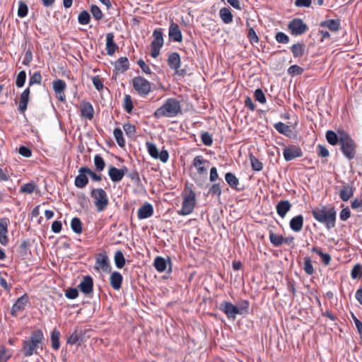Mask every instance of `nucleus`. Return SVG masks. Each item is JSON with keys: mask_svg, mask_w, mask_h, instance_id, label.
<instances>
[{"mask_svg": "<svg viewBox=\"0 0 362 362\" xmlns=\"http://www.w3.org/2000/svg\"><path fill=\"white\" fill-rule=\"evenodd\" d=\"M291 208V204L288 200L280 201L276 206L277 214L281 218H284L286 216V214L290 211Z\"/></svg>", "mask_w": 362, "mask_h": 362, "instance_id": "obj_25", "label": "nucleus"}, {"mask_svg": "<svg viewBox=\"0 0 362 362\" xmlns=\"http://www.w3.org/2000/svg\"><path fill=\"white\" fill-rule=\"evenodd\" d=\"M30 90L29 87L25 88L21 95L19 100L18 110L21 113H24L27 110L28 103L29 102Z\"/></svg>", "mask_w": 362, "mask_h": 362, "instance_id": "obj_21", "label": "nucleus"}, {"mask_svg": "<svg viewBox=\"0 0 362 362\" xmlns=\"http://www.w3.org/2000/svg\"><path fill=\"white\" fill-rule=\"evenodd\" d=\"M123 129L129 137H133L136 134V127L130 123H126L123 125Z\"/></svg>", "mask_w": 362, "mask_h": 362, "instance_id": "obj_56", "label": "nucleus"}, {"mask_svg": "<svg viewBox=\"0 0 362 362\" xmlns=\"http://www.w3.org/2000/svg\"><path fill=\"white\" fill-rule=\"evenodd\" d=\"M118 49L117 45L114 41V34L109 33L106 35V50L107 54L112 56L115 52L116 49Z\"/></svg>", "mask_w": 362, "mask_h": 362, "instance_id": "obj_23", "label": "nucleus"}, {"mask_svg": "<svg viewBox=\"0 0 362 362\" xmlns=\"http://www.w3.org/2000/svg\"><path fill=\"white\" fill-rule=\"evenodd\" d=\"M168 64L170 69L175 70L179 75H184L185 74V69H179L180 66V57L178 53L173 52L168 56Z\"/></svg>", "mask_w": 362, "mask_h": 362, "instance_id": "obj_15", "label": "nucleus"}, {"mask_svg": "<svg viewBox=\"0 0 362 362\" xmlns=\"http://www.w3.org/2000/svg\"><path fill=\"white\" fill-rule=\"evenodd\" d=\"M90 12L93 16L97 20L100 21L103 18V14L100 8L96 5H92L90 6Z\"/></svg>", "mask_w": 362, "mask_h": 362, "instance_id": "obj_58", "label": "nucleus"}, {"mask_svg": "<svg viewBox=\"0 0 362 362\" xmlns=\"http://www.w3.org/2000/svg\"><path fill=\"white\" fill-rule=\"evenodd\" d=\"M33 60V54L31 49L29 47L25 52L22 64L25 66H29Z\"/></svg>", "mask_w": 362, "mask_h": 362, "instance_id": "obj_62", "label": "nucleus"}, {"mask_svg": "<svg viewBox=\"0 0 362 362\" xmlns=\"http://www.w3.org/2000/svg\"><path fill=\"white\" fill-rule=\"evenodd\" d=\"M122 274L118 272H114L110 278V285L115 290H119L122 286Z\"/></svg>", "mask_w": 362, "mask_h": 362, "instance_id": "obj_27", "label": "nucleus"}, {"mask_svg": "<svg viewBox=\"0 0 362 362\" xmlns=\"http://www.w3.org/2000/svg\"><path fill=\"white\" fill-rule=\"evenodd\" d=\"M168 35L169 38L175 42H180L182 40V35L180 28L179 25L173 21H172L170 25Z\"/></svg>", "mask_w": 362, "mask_h": 362, "instance_id": "obj_18", "label": "nucleus"}, {"mask_svg": "<svg viewBox=\"0 0 362 362\" xmlns=\"http://www.w3.org/2000/svg\"><path fill=\"white\" fill-rule=\"evenodd\" d=\"M81 113L83 117L89 120L92 119L94 113L92 105L88 102L83 103L81 106Z\"/></svg>", "mask_w": 362, "mask_h": 362, "instance_id": "obj_28", "label": "nucleus"}, {"mask_svg": "<svg viewBox=\"0 0 362 362\" xmlns=\"http://www.w3.org/2000/svg\"><path fill=\"white\" fill-rule=\"evenodd\" d=\"M354 187L346 184L343 186L339 192V197L344 202H347L354 194Z\"/></svg>", "mask_w": 362, "mask_h": 362, "instance_id": "obj_30", "label": "nucleus"}, {"mask_svg": "<svg viewBox=\"0 0 362 362\" xmlns=\"http://www.w3.org/2000/svg\"><path fill=\"white\" fill-rule=\"evenodd\" d=\"M311 251L320 256L325 265L327 266L329 264L331 261V256L329 254L322 252V250L317 247H313L311 249Z\"/></svg>", "mask_w": 362, "mask_h": 362, "instance_id": "obj_39", "label": "nucleus"}, {"mask_svg": "<svg viewBox=\"0 0 362 362\" xmlns=\"http://www.w3.org/2000/svg\"><path fill=\"white\" fill-rule=\"evenodd\" d=\"M320 27L327 28L331 31H338L340 28V22L339 20L329 19L322 21L320 24Z\"/></svg>", "mask_w": 362, "mask_h": 362, "instance_id": "obj_32", "label": "nucleus"}, {"mask_svg": "<svg viewBox=\"0 0 362 362\" xmlns=\"http://www.w3.org/2000/svg\"><path fill=\"white\" fill-rule=\"evenodd\" d=\"M196 204V194L192 189H189L183 194L182 208L177 211L181 216H187L192 213Z\"/></svg>", "mask_w": 362, "mask_h": 362, "instance_id": "obj_7", "label": "nucleus"}, {"mask_svg": "<svg viewBox=\"0 0 362 362\" xmlns=\"http://www.w3.org/2000/svg\"><path fill=\"white\" fill-rule=\"evenodd\" d=\"M220 18L224 23L228 24L233 21V15L228 8H222L219 11Z\"/></svg>", "mask_w": 362, "mask_h": 362, "instance_id": "obj_34", "label": "nucleus"}, {"mask_svg": "<svg viewBox=\"0 0 362 362\" xmlns=\"http://www.w3.org/2000/svg\"><path fill=\"white\" fill-rule=\"evenodd\" d=\"M28 303V297L26 294L23 295L17 299L16 303L13 305L11 310V314L13 316H16L18 313L25 310L26 304Z\"/></svg>", "mask_w": 362, "mask_h": 362, "instance_id": "obj_17", "label": "nucleus"}, {"mask_svg": "<svg viewBox=\"0 0 362 362\" xmlns=\"http://www.w3.org/2000/svg\"><path fill=\"white\" fill-rule=\"evenodd\" d=\"M90 14L86 11H81L78 16V23L81 25L88 24L90 22Z\"/></svg>", "mask_w": 362, "mask_h": 362, "instance_id": "obj_51", "label": "nucleus"}, {"mask_svg": "<svg viewBox=\"0 0 362 362\" xmlns=\"http://www.w3.org/2000/svg\"><path fill=\"white\" fill-rule=\"evenodd\" d=\"M275 39L281 44H287L290 41L289 37L283 32H278L275 35Z\"/></svg>", "mask_w": 362, "mask_h": 362, "instance_id": "obj_59", "label": "nucleus"}, {"mask_svg": "<svg viewBox=\"0 0 362 362\" xmlns=\"http://www.w3.org/2000/svg\"><path fill=\"white\" fill-rule=\"evenodd\" d=\"M269 240L274 247H280L284 244V237L269 230Z\"/></svg>", "mask_w": 362, "mask_h": 362, "instance_id": "obj_35", "label": "nucleus"}, {"mask_svg": "<svg viewBox=\"0 0 362 362\" xmlns=\"http://www.w3.org/2000/svg\"><path fill=\"white\" fill-rule=\"evenodd\" d=\"M246 25L249 27L247 37L250 41V42L253 45L256 43L259 42V37L257 36L255 30L253 28L250 27V23L248 21L246 22Z\"/></svg>", "mask_w": 362, "mask_h": 362, "instance_id": "obj_42", "label": "nucleus"}, {"mask_svg": "<svg viewBox=\"0 0 362 362\" xmlns=\"http://www.w3.org/2000/svg\"><path fill=\"white\" fill-rule=\"evenodd\" d=\"M255 97L256 100H257L260 103L264 104L266 103L265 95H264L263 91L260 88H257L255 91Z\"/></svg>", "mask_w": 362, "mask_h": 362, "instance_id": "obj_64", "label": "nucleus"}, {"mask_svg": "<svg viewBox=\"0 0 362 362\" xmlns=\"http://www.w3.org/2000/svg\"><path fill=\"white\" fill-rule=\"evenodd\" d=\"M90 197L93 199V204L98 212L105 210L109 204V199L107 192L102 188H94L90 191Z\"/></svg>", "mask_w": 362, "mask_h": 362, "instance_id": "obj_6", "label": "nucleus"}, {"mask_svg": "<svg viewBox=\"0 0 362 362\" xmlns=\"http://www.w3.org/2000/svg\"><path fill=\"white\" fill-rule=\"evenodd\" d=\"M304 271L308 275H311L314 273V269L312 264V261L309 257L304 258Z\"/></svg>", "mask_w": 362, "mask_h": 362, "instance_id": "obj_50", "label": "nucleus"}, {"mask_svg": "<svg viewBox=\"0 0 362 362\" xmlns=\"http://www.w3.org/2000/svg\"><path fill=\"white\" fill-rule=\"evenodd\" d=\"M208 194H212V195H216L218 197H220V196L221 194V188L220 184L216 183V184L212 185L210 187V188L209 189Z\"/></svg>", "mask_w": 362, "mask_h": 362, "instance_id": "obj_60", "label": "nucleus"}, {"mask_svg": "<svg viewBox=\"0 0 362 362\" xmlns=\"http://www.w3.org/2000/svg\"><path fill=\"white\" fill-rule=\"evenodd\" d=\"M41 81H42L41 74L40 71H36L30 77L29 86H31L34 84H40Z\"/></svg>", "mask_w": 362, "mask_h": 362, "instance_id": "obj_57", "label": "nucleus"}, {"mask_svg": "<svg viewBox=\"0 0 362 362\" xmlns=\"http://www.w3.org/2000/svg\"><path fill=\"white\" fill-rule=\"evenodd\" d=\"M108 175L113 182H119L123 179V173L118 168L111 166L108 170Z\"/></svg>", "mask_w": 362, "mask_h": 362, "instance_id": "obj_31", "label": "nucleus"}, {"mask_svg": "<svg viewBox=\"0 0 362 362\" xmlns=\"http://www.w3.org/2000/svg\"><path fill=\"white\" fill-rule=\"evenodd\" d=\"M146 147L148 153L152 158L155 159H159L163 163H166L168 161L169 158L168 151L163 149L159 153L156 146L154 144L150 142L146 143Z\"/></svg>", "mask_w": 362, "mask_h": 362, "instance_id": "obj_11", "label": "nucleus"}, {"mask_svg": "<svg viewBox=\"0 0 362 362\" xmlns=\"http://www.w3.org/2000/svg\"><path fill=\"white\" fill-rule=\"evenodd\" d=\"M71 228L72 230L77 234L82 233V223L79 218L74 217L71 219Z\"/></svg>", "mask_w": 362, "mask_h": 362, "instance_id": "obj_45", "label": "nucleus"}, {"mask_svg": "<svg viewBox=\"0 0 362 362\" xmlns=\"http://www.w3.org/2000/svg\"><path fill=\"white\" fill-rule=\"evenodd\" d=\"M129 67V62L126 57L118 59L114 64V71L116 74L124 73Z\"/></svg>", "mask_w": 362, "mask_h": 362, "instance_id": "obj_19", "label": "nucleus"}, {"mask_svg": "<svg viewBox=\"0 0 362 362\" xmlns=\"http://www.w3.org/2000/svg\"><path fill=\"white\" fill-rule=\"evenodd\" d=\"M274 127L279 133L287 136H289L292 132L291 127L281 122L274 124Z\"/></svg>", "mask_w": 362, "mask_h": 362, "instance_id": "obj_33", "label": "nucleus"}, {"mask_svg": "<svg viewBox=\"0 0 362 362\" xmlns=\"http://www.w3.org/2000/svg\"><path fill=\"white\" fill-rule=\"evenodd\" d=\"M153 213V208L149 203H146L138 210V218L145 219L151 217Z\"/></svg>", "mask_w": 362, "mask_h": 362, "instance_id": "obj_22", "label": "nucleus"}, {"mask_svg": "<svg viewBox=\"0 0 362 362\" xmlns=\"http://www.w3.org/2000/svg\"><path fill=\"white\" fill-rule=\"evenodd\" d=\"M250 160L252 165V168L255 171H260L263 168V164L256 157L250 155Z\"/></svg>", "mask_w": 362, "mask_h": 362, "instance_id": "obj_49", "label": "nucleus"}, {"mask_svg": "<svg viewBox=\"0 0 362 362\" xmlns=\"http://www.w3.org/2000/svg\"><path fill=\"white\" fill-rule=\"evenodd\" d=\"M84 330L82 327H76L74 332L68 337L66 343L74 345L80 346L83 340Z\"/></svg>", "mask_w": 362, "mask_h": 362, "instance_id": "obj_14", "label": "nucleus"}, {"mask_svg": "<svg viewBox=\"0 0 362 362\" xmlns=\"http://www.w3.org/2000/svg\"><path fill=\"white\" fill-rule=\"evenodd\" d=\"M340 134L339 144L344 156L349 160L355 158L356 144L351 137L344 131H339Z\"/></svg>", "mask_w": 362, "mask_h": 362, "instance_id": "obj_4", "label": "nucleus"}, {"mask_svg": "<svg viewBox=\"0 0 362 362\" xmlns=\"http://www.w3.org/2000/svg\"><path fill=\"white\" fill-rule=\"evenodd\" d=\"M78 296V291L76 288H69L65 292V296L69 299H75Z\"/></svg>", "mask_w": 362, "mask_h": 362, "instance_id": "obj_63", "label": "nucleus"}, {"mask_svg": "<svg viewBox=\"0 0 362 362\" xmlns=\"http://www.w3.org/2000/svg\"><path fill=\"white\" fill-rule=\"evenodd\" d=\"M78 287L84 295L90 296L93 291V278L89 275L83 276Z\"/></svg>", "mask_w": 362, "mask_h": 362, "instance_id": "obj_13", "label": "nucleus"}, {"mask_svg": "<svg viewBox=\"0 0 362 362\" xmlns=\"http://www.w3.org/2000/svg\"><path fill=\"white\" fill-rule=\"evenodd\" d=\"M43 334L40 329L33 332L29 341H24L22 351L26 357L33 354L34 351L38 347V345L43 339Z\"/></svg>", "mask_w": 362, "mask_h": 362, "instance_id": "obj_5", "label": "nucleus"}, {"mask_svg": "<svg viewBox=\"0 0 362 362\" xmlns=\"http://www.w3.org/2000/svg\"><path fill=\"white\" fill-rule=\"evenodd\" d=\"M86 173H80L75 178L74 184L78 188H83L88 183V178Z\"/></svg>", "mask_w": 362, "mask_h": 362, "instance_id": "obj_37", "label": "nucleus"}, {"mask_svg": "<svg viewBox=\"0 0 362 362\" xmlns=\"http://www.w3.org/2000/svg\"><path fill=\"white\" fill-rule=\"evenodd\" d=\"M312 215L318 222L325 225L329 230L335 226L336 211L332 208H327L326 206H321L312 210Z\"/></svg>", "mask_w": 362, "mask_h": 362, "instance_id": "obj_1", "label": "nucleus"}, {"mask_svg": "<svg viewBox=\"0 0 362 362\" xmlns=\"http://www.w3.org/2000/svg\"><path fill=\"white\" fill-rule=\"evenodd\" d=\"M288 29L291 35L297 36L305 33L308 30V26L300 18H294L289 22Z\"/></svg>", "mask_w": 362, "mask_h": 362, "instance_id": "obj_10", "label": "nucleus"}, {"mask_svg": "<svg viewBox=\"0 0 362 362\" xmlns=\"http://www.w3.org/2000/svg\"><path fill=\"white\" fill-rule=\"evenodd\" d=\"M153 40L151 43V56L156 58L160 54V49L163 45V30L161 28L156 29L153 32Z\"/></svg>", "mask_w": 362, "mask_h": 362, "instance_id": "obj_8", "label": "nucleus"}, {"mask_svg": "<svg viewBox=\"0 0 362 362\" xmlns=\"http://www.w3.org/2000/svg\"><path fill=\"white\" fill-rule=\"evenodd\" d=\"M78 173H86L93 180L100 182L102 180V177L100 175H98L93 171H92L90 169H89L88 167L83 166L79 168Z\"/></svg>", "mask_w": 362, "mask_h": 362, "instance_id": "obj_44", "label": "nucleus"}, {"mask_svg": "<svg viewBox=\"0 0 362 362\" xmlns=\"http://www.w3.org/2000/svg\"><path fill=\"white\" fill-rule=\"evenodd\" d=\"M114 137L120 147H123L125 141L123 137V133L119 128H115L113 132Z\"/></svg>", "mask_w": 362, "mask_h": 362, "instance_id": "obj_46", "label": "nucleus"}, {"mask_svg": "<svg viewBox=\"0 0 362 362\" xmlns=\"http://www.w3.org/2000/svg\"><path fill=\"white\" fill-rule=\"evenodd\" d=\"M134 108L133 103L129 95H126L124 98V109L128 113H131Z\"/></svg>", "mask_w": 362, "mask_h": 362, "instance_id": "obj_54", "label": "nucleus"}, {"mask_svg": "<svg viewBox=\"0 0 362 362\" xmlns=\"http://www.w3.org/2000/svg\"><path fill=\"white\" fill-rule=\"evenodd\" d=\"M225 179L229 186L233 189H236L239 185V180L232 173H227Z\"/></svg>", "mask_w": 362, "mask_h": 362, "instance_id": "obj_43", "label": "nucleus"}, {"mask_svg": "<svg viewBox=\"0 0 362 362\" xmlns=\"http://www.w3.org/2000/svg\"><path fill=\"white\" fill-rule=\"evenodd\" d=\"M306 46L303 42H297L293 44L291 47L290 50L295 58L302 57L305 52Z\"/></svg>", "mask_w": 362, "mask_h": 362, "instance_id": "obj_24", "label": "nucleus"}, {"mask_svg": "<svg viewBox=\"0 0 362 362\" xmlns=\"http://www.w3.org/2000/svg\"><path fill=\"white\" fill-rule=\"evenodd\" d=\"M115 263L118 269H122L125 264V258L123 252L121 250H117L114 256Z\"/></svg>", "mask_w": 362, "mask_h": 362, "instance_id": "obj_41", "label": "nucleus"}, {"mask_svg": "<svg viewBox=\"0 0 362 362\" xmlns=\"http://www.w3.org/2000/svg\"><path fill=\"white\" fill-rule=\"evenodd\" d=\"M53 89L55 93H60L64 91L66 88V83L61 79L55 80L52 82Z\"/></svg>", "mask_w": 362, "mask_h": 362, "instance_id": "obj_47", "label": "nucleus"}, {"mask_svg": "<svg viewBox=\"0 0 362 362\" xmlns=\"http://www.w3.org/2000/svg\"><path fill=\"white\" fill-rule=\"evenodd\" d=\"M94 164H95L96 170L98 171L103 170L105 168V161H104L103 158H102V156H100V155L95 156Z\"/></svg>", "mask_w": 362, "mask_h": 362, "instance_id": "obj_52", "label": "nucleus"}, {"mask_svg": "<svg viewBox=\"0 0 362 362\" xmlns=\"http://www.w3.org/2000/svg\"><path fill=\"white\" fill-rule=\"evenodd\" d=\"M26 80V73L25 71H21L18 73L16 80V85L18 88H22Z\"/></svg>", "mask_w": 362, "mask_h": 362, "instance_id": "obj_55", "label": "nucleus"}, {"mask_svg": "<svg viewBox=\"0 0 362 362\" xmlns=\"http://www.w3.org/2000/svg\"><path fill=\"white\" fill-rule=\"evenodd\" d=\"M303 71V69L298 65H292L288 69V73L293 76L300 75Z\"/></svg>", "mask_w": 362, "mask_h": 362, "instance_id": "obj_61", "label": "nucleus"}, {"mask_svg": "<svg viewBox=\"0 0 362 362\" xmlns=\"http://www.w3.org/2000/svg\"><path fill=\"white\" fill-rule=\"evenodd\" d=\"M36 187V185L33 182H30L23 185L21 187L20 192L22 193L32 194Z\"/></svg>", "mask_w": 362, "mask_h": 362, "instance_id": "obj_48", "label": "nucleus"}, {"mask_svg": "<svg viewBox=\"0 0 362 362\" xmlns=\"http://www.w3.org/2000/svg\"><path fill=\"white\" fill-rule=\"evenodd\" d=\"M207 163L202 156H197L193 160V165L197 168L199 174H206L207 169L204 166V164Z\"/></svg>", "mask_w": 362, "mask_h": 362, "instance_id": "obj_29", "label": "nucleus"}, {"mask_svg": "<svg viewBox=\"0 0 362 362\" xmlns=\"http://www.w3.org/2000/svg\"><path fill=\"white\" fill-rule=\"evenodd\" d=\"M132 86L139 95H146L151 89V83L146 78L137 76L133 78Z\"/></svg>", "mask_w": 362, "mask_h": 362, "instance_id": "obj_9", "label": "nucleus"}, {"mask_svg": "<svg viewBox=\"0 0 362 362\" xmlns=\"http://www.w3.org/2000/svg\"><path fill=\"white\" fill-rule=\"evenodd\" d=\"M95 269L97 270L101 269L104 272H110L111 266L109 262L108 257L105 253L100 254L96 257Z\"/></svg>", "mask_w": 362, "mask_h": 362, "instance_id": "obj_16", "label": "nucleus"}, {"mask_svg": "<svg viewBox=\"0 0 362 362\" xmlns=\"http://www.w3.org/2000/svg\"><path fill=\"white\" fill-rule=\"evenodd\" d=\"M250 303L247 300H243L238 305L228 301H223L219 305L221 310L228 319L235 320L237 315H245L249 313Z\"/></svg>", "mask_w": 362, "mask_h": 362, "instance_id": "obj_2", "label": "nucleus"}, {"mask_svg": "<svg viewBox=\"0 0 362 362\" xmlns=\"http://www.w3.org/2000/svg\"><path fill=\"white\" fill-rule=\"evenodd\" d=\"M60 332L56 328L53 329L51 333V343L52 347L54 350H58L60 347L59 342Z\"/></svg>", "mask_w": 362, "mask_h": 362, "instance_id": "obj_38", "label": "nucleus"}, {"mask_svg": "<svg viewBox=\"0 0 362 362\" xmlns=\"http://www.w3.org/2000/svg\"><path fill=\"white\" fill-rule=\"evenodd\" d=\"M181 111L180 102L175 98H168L165 103L155 111L153 116L156 118L173 117L181 113Z\"/></svg>", "mask_w": 362, "mask_h": 362, "instance_id": "obj_3", "label": "nucleus"}, {"mask_svg": "<svg viewBox=\"0 0 362 362\" xmlns=\"http://www.w3.org/2000/svg\"><path fill=\"white\" fill-rule=\"evenodd\" d=\"M283 156L286 161H291L303 156V151L298 146L290 145L284 148Z\"/></svg>", "mask_w": 362, "mask_h": 362, "instance_id": "obj_12", "label": "nucleus"}, {"mask_svg": "<svg viewBox=\"0 0 362 362\" xmlns=\"http://www.w3.org/2000/svg\"><path fill=\"white\" fill-rule=\"evenodd\" d=\"M8 220L6 218L0 219V243L3 245H6L8 244Z\"/></svg>", "mask_w": 362, "mask_h": 362, "instance_id": "obj_20", "label": "nucleus"}, {"mask_svg": "<svg viewBox=\"0 0 362 362\" xmlns=\"http://www.w3.org/2000/svg\"><path fill=\"white\" fill-rule=\"evenodd\" d=\"M28 11V8L27 4L21 1L18 3V16L20 18H23L27 16Z\"/></svg>", "mask_w": 362, "mask_h": 362, "instance_id": "obj_53", "label": "nucleus"}, {"mask_svg": "<svg viewBox=\"0 0 362 362\" xmlns=\"http://www.w3.org/2000/svg\"><path fill=\"white\" fill-rule=\"evenodd\" d=\"M339 139L340 134L339 133L337 134L332 130H328L326 132V139L327 142L332 146H335L339 143Z\"/></svg>", "mask_w": 362, "mask_h": 362, "instance_id": "obj_36", "label": "nucleus"}, {"mask_svg": "<svg viewBox=\"0 0 362 362\" xmlns=\"http://www.w3.org/2000/svg\"><path fill=\"white\" fill-rule=\"evenodd\" d=\"M153 265L156 270L159 272H163L167 269V262L165 258L162 257H157L154 259Z\"/></svg>", "mask_w": 362, "mask_h": 362, "instance_id": "obj_40", "label": "nucleus"}, {"mask_svg": "<svg viewBox=\"0 0 362 362\" xmlns=\"http://www.w3.org/2000/svg\"><path fill=\"white\" fill-rule=\"evenodd\" d=\"M291 229L294 232H300L303 226V216L298 215L292 218L289 223Z\"/></svg>", "mask_w": 362, "mask_h": 362, "instance_id": "obj_26", "label": "nucleus"}]
</instances>
